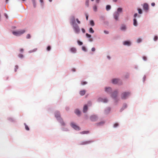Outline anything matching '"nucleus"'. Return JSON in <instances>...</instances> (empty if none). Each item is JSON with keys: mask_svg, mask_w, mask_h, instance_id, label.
<instances>
[{"mask_svg": "<svg viewBox=\"0 0 158 158\" xmlns=\"http://www.w3.org/2000/svg\"><path fill=\"white\" fill-rule=\"evenodd\" d=\"M40 2L41 3V5L43 6V0H40Z\"/></svg>", "mask_w": 158, "mask_h": 158, "instance_id": "46", "label": "nucleus"}, {"mask_svg": "<svg viewBox=\"0 0 158 158\" xmlns=\"http://www.w3.org/2000/svg\"><path fill=\"white\" fill-rule=\"evenodd\" d=\"M27 39H30L31 38L30 35L29 34H28L26 37Z\"/></svg>", "mask_w": 158, "mask_h": 158, "instance_id": "41", "label": "nucleus"}, {"mask_svg": "<svg viewBox=\"0 0 158 158\" xmlns=\"http://www.w3.org/2000/svg\"><path fill=\"white\" fill-rule=\"evenodd\" d=\"M24 125L25 126V128L27 130L29 131V128L26 125V123H24Z\"/></svg>", "mask_w": 158, "mask_h": 158, "instance_id": "24", "label": "nucleus"}, {"mask_svg": "<svg viewBox=\"0 0 158 158\" xmlns=\"http://www.w3.org/2000/svg\"><path fill=\"white\" fill-rule=\"evenodd\" d=\"M89 31L91 33H94V30H93V28L91 27L89 29Z\"/></svg>", "mask_w": 158, "mask_h": 158, "instance_id": "26", "label": "nucleus"}, {"mask_svg": "<svg viewBox=\"0 0 158 158\" xmlns=\"http://www.w3.org/2000/svg\"><path fill=\"white\" fill-rule=\"evenodd\" d=\"M49 1L50 2H52V0H49Z\"/></svg>", "mask_w": 158, "mask_h": 158, "instance_id": "60", "label": "nucleus"}, {"mask_svg": "<svg viewBox=\"0 0 158 158\" xmlns=\"http://www.w3.org/2000/svg\"><path fill=\"white\" fill-rule=\"evenodd\" d=\"M91 50H92V51H93V52H94V51H95V48H92Z\"/></svg>", "mask_w": 158, "mask_h": 158, "instance_id": "48", "label": "nucleus"}, {"mask_svg": "<svg viewBox=\"0 0 158 158\" xmlns=\"http://www.w3.org/2000/svg\"><path fill=\"white\" fill-rule=\"evenodd\" d=\"M92 39H90V41H92Z\"/></svg>", "mask_w": 158, "mask_h": 158, "instance_id": "63", "label": "nucleus"}, {"mask_svg": "<svg viewBox=\"0 0 158 158\" xmlns=\"http://www.w3.org/2000/svg\"><path fill=\"white\" fill-rule=\"evenodd\" d=\"M87 82L86 81L82 82L81 84L82 85H84L87 84Z\"/></svg>", "mask_w": 158, "mask_h": 158, "instance_id": "43", "label": "nucleus"}, {"mask_svg": "<svg viewBox=\"0 0 158 158\" xmlns=\"http://www.w3.org/2000/svg\"><path fill=\"white\" fill-rule=\"evenodd\" d=\"M119 13L118 12H116L114 13V19L116 20H118V17L119 16Z\"/></svg>", "mask_w": 158, "mask_h": 158, "instance_id": "11", "label": "nucleus"}, {"mask_svg": "<svg viewBox=\"0 0 158 158\" xmlns=\"http://www.w3.org/2000/svg\"><path fill=\"white\" fill-rule=\"evenodd\" d=\"M137 13L135 14L134 15V17L135 18L137 16Z\"/></svg>", "mask_w": 158, "mask_h": 158, "instance_id": "55", "label": "nucleus"}, {"mask_svg": "<svg viewBox=\"0 0 158 158\" xmlns=\"http://www.w3.org/2000/svg\"><path fill=\"white\" fill-rule=\"evenodd\" d=\"M8 0H6V3L7 2H8Z\"/></svg>", "mask_w": 158, "mask_h": 158, "instance_id": "62", "label": "nucleus"}, {"mask_svg": "<svg viewBox=\"0 0 158 158\" xmlns=\"http://www.w3.org/2000/svg\"><path fill=\"white\" fill-rule=\"evenodd\" d=\"M104 122L103 121L101 122L100 123H96V125L97 126H101L103 124H104Z\"/></svg>", "mask_w": 158, "mask_h": 158, "instance_id": "20", "label": "nucleus"}, {"mask_svg": "<svg viewBox=\"0 0 158 158\" xmlns=\"http://www.w3.org/2000/svg\"><path fill=\"white\" fill-rule=\"evenodd\" d=\"M122 10V8H118L117 9V12H121Z\"/></svg>", "mask_w": 158, "mask_h": 158, "instance_id": "28", "label": "nucleus"}, {"mask_svg": "<svg viewBox=\"0 0 158 158\" xmlns=\"http://www.w3.org/2000/svg\"><path fill=\"white\" fill-rule=\"evenodd\" d=\"M151 5L153 6H155V3L154 2H152L151 3Z\"/></svg>", "mask_w": 158, "mask_h": 158, "instance_id": "51", "label": "nucleus"}, {"mask_svg": "<svg viewBox=\"0 0 158 158\" xmlns=\"http://www.w3.org/2000/svg\"><path fill=\"white\" fill-rule=\"evenodd\" d=\"M85 90H83L82 91H81L80 92V94L81 95L83 96L84 95L85 93Z\"/></svg>", "mask_w": 158, "mask_h": 158, "instance_id": "19", "label": "nucleus"}, {"mask_svg": "<svg viewBox=\"0 0 158 158\" xmlns=\"http://www.w3.org/2000/svg\"><path fill=\"white\" fill-rule=\"evenodd\" d=\"M77 43L78 44L80 45H81L83 44V43L82 42L79 40L77 41Z\"/></svg>", "mask_w": 158, "mask_h": 158, "instance_id": "34", "label": "nucleus"}, {"mask_svg": "<svg viewBox=\"0 0 158 158\" xmlns=\"http://www.w3.org/2000/svg\"><path fill=\"white\" fill-rule=\"evenodd\" d=\"M98 102H102L104 103H106L108 102V100L106 98H99L98 99Z\"/></svg>", "mask_w": 158, "mask_h": 158, "instance_id": "9", "label": "nucleus"}, {"mask_svg": "<svg viewBox=\"0 0 158 158\" xmlns=\"http://www.w3.org/2000/svg\"><path fill=\"white\" fill-rule=\"evenodd\" d=\"M32 0V2H33L34 6V7H36V4H35V0Z\"/></svg>", "mask_w": 158, "mask_h": 158, "instance_id": "32", "label": "nucleus"}, {"mask_svg": "<svg viewBox=\"0 0 158 158\" xmlns=\"http://www.w3.org/2000/svg\"><path fill=\"white\" fill-rule=\"evenodd\" d=\"M19 67H18V66L17 65H16L15 66V72H16L17 71V69H18Z\"/></svg>", "mask_w": 158, "mask_h": 158, "instance_id": "37", "label": "nucleus"}, {"mask_svg": "<svg viewBox=\"0 0 158 158\" xmlns=\"http://www.w3.org/2000/svg\"><path fill=\"white\" fill-rule=\"evenodd\" d=\"M120 81V79H114L112 80V82L114 84H117Z\"/></svg>", "mask_w": 158, "mask_h": 158, "instance_id": "12", "label": "nucleus"}, {"mask_svg": "<svg viewBox=\"0 0 158 158\" xmlns=\"http://www.w3.org/2000/svg\"><path fill=\"white\" fill-rule=\"evenodd\" d=\"M138 12L139 14H141L142 13V10L140 9H138Z\"/></svg>", "mask_w": 158, "mask_h": 158, "instance_id": "35", "label": "nucleus"}, {"mask_svg": "<svg viewBox=\"0 0 158 158\" xmlns=\"http://www.w3.org/2000/svg\"><path fill=\"white\" fill-rule=\"evenodd\" d=\"M71 25L73 27L74 32L77 34H78L80 32V29L77 24L75 23L74 18L72 19L70 23Z\"/></svg>", "mask_w": 158, "mask_h": 158, "instance_id": "1", "label": "nucleus"}, {"mask_svg": "<svg viewBox=\"0 0 158 158\" xmlns=\"http://www.w3.org/2000/svg\"><path fill=\"white\" fill-rule=\"evenodd\" d=\"M120 29L122 31H125L126 29V27L124 25H122L120 27Z\"/></svg>", "mask_w": 158, "mask_h": 158, "instance_id": "13", "label": "nucleus"}, {"mask_svg": "<svg viewBox=\"0 0 158 158\" xmlns=\"http://www.w3.org/2000/svg\"><path fill=\"white\" fill-rule=\"evenodd\" d=\"M99 0H96V2L97 3H98L99 2Z\"/></svg>", "mask_w": 158, "mask_h": 158, "instance_id": "56", "label": "nucleus"}, {"mask_svg": "<svg viewBox=\"0 0 158 158\" xmlns=\"http://www.w3.org/2000/svg\"><path fill=\"white\" fill-rule=\"evenodd\" d=\"M70 51L71 52L75 53L76 52V49L75 48H70Z\"/></svg>", "mask_w": 158, "mask_h": 158, "instance_id": "15", "label": "nucleus"}, {"mask_svg": "<svg viewBox=\"0 0 158 158\" xmlns=\"http://www.w3.org/2000/svg\"><path fill=\"white\" fill-rule=\"evenodd\" d=\"M110 110V108H107V110H105V113L107 114L109 113Z\"/></svg>", "mask_w": 158, "mask_h": 158, "instance_id": "25", "label": "nucleus"}, {"mask_svg": "<svg viewBox=\"0 0 158 158\" xmlns=\"http://www.w3.org/2000/svg\"><path fill=\"white\" fill-rule=\"evenodd\" d=\"M76 20L77 21V23L78 24H80L81 23V22L78 19H76Z\"/></svg>", "mask_w": 158, "mask_h": 158, "instance_id": "45", "label": "nucleus"}, {"mask_svg": "<svg viewBox=\"0 0 158 158\" xmlns=\"http://www.w3.org/2000/svg\"><path fill=\"white\" fill-rule=\"evenodd\" d=\"M104 32L106 34H108L109 33V32L108 31H104Z\"/></svg>", "mask_w": 158, "mask_h": 158, "instance_id": "50", "label": "nucleus"}, {"mask_svg": "<svg viewBox=\"0 0 158 158\" xmlns=\"http://www.w3.org/2000/svg\"><path fill=\"white\" fill-rule=\"evenodd\" d=\"M143 58L144 60H147V58L145 56H143Z\"/></svg>", "mask_w": 158, "mask_h": 158, "instance_id": "47", "label": "nucleus"}, {"mask_svg": "<svg viewBox=\"0 0 158 158\" xmlns=\"http://www.w3.org/2000/svg\"><path fill=\"white\" fill-rule=\"evenodd\" d=\"M88 110V106L86 105H85L83 107V112L84 113L86 112Z\"/></svg>", "mask_w": 158, "mask_h": 158, "instance_id": "14", "label": "nucleus"}, {"mask_svg": "<svg viewBox=\"0 0 158 158\" xmlns=\"http://www.w3.org/2000/svg\"><path fill=\"white\" fill-rule=\"evenodd\" d=\"M89 0H86V1L85 5L87 6H89Z\"/></svg>", "mask_w": 158, "mask_h": 158, "instance_id": "30", "label": "nucleus"}, {"mask_svg": "<svg viewBox=\"0 0 158 158\" xmlns=\"http://www.w3.org/2000/svg\"><path fill=\"white\" fill-rule=\"evenodd\" d=\"M24 51V49L23 48H21L20 49V52H23Z\"/></svg>", "mask_w": 158, "mask_h": 158, "instance_id": "49", "label": "nucleus"}, {"mask_svg": "<svg viewBox=\"0 0 158 158\" xmlns=\"http://www.w3.org/2000/svg\"><path fill=\"white\" fill-rule=\"evenodd\" d=\"M118 94L117 90L115 91L111 94V97L114 99H115Z\"/></svg>", "mask_w": 158, "mask_h": 158, "instance_id": "7", "label": "nucleus"}, {"mask_svg": "<svg viewBox=\"0 0 158 158\" xmlns=\"http://www.w3.org/2000/svg\"><path fill=\"white\" fill-rule=\"evenodd\" d=\"M110 8H111V7H110V6L109 5H108L106 6V9L107 10H110Z\"/></svg>", "mask_w": 158, "mask_h": 158, "instance_id": "23", "label": "nucleus"}, {"mask_svg": "<svg viewBox=\"0 0 158 158\" xmlns=\"http://www.w3.org/2000/svg\"><path fill=\"white\" fill-rule=\"evenodd\" d=\"M72 70L73 71V72H75V69H72Z\"/></svg>", "mask_w": 158, "mask_h": 158, "instance_id": "59", "label": "nucleus"}, {"mask_svg": "<svg viewBox=\"0 0 158 158\" xmlns=\"http://www.w3.org/2000/svg\"><path fill=\"white\" fill-rule=\"evenodd\" d=\"M142 41V39L140 38H138L137 40V42L138 43H139L140 42H141Z\"/></svg>", "mask_w": 158, "mask_h": 158, "instance_id": "36", "label": "nucleus"}, {"mask_svg": "<svg viewBox=\"0 0 158 158\" xmlns=\"http://www.w3.org/2000/svg\"><path fill=\"white\" fill-rule=\"evenodd\" d=\"M90 119L92 121L95 122L98 120V118L96 115H93L90 116Z\"/></svg>", "mask_w": 158, "mask_h": 158, "instance_id": "5", "label": "nucleus"}, {"mask_svg": "<svg viewBox=\"0 0 158 158\" xmlns=\"http://www.w3.org/2000/svg\"><path fill=\"white\" fill-rule=\"evenodd\" d=\"M90 24L92 26H94V23L93 21L91 20L90 21Z\"/></svg>", "mask_w": 158, "mask_h": 158, "instance_id": "27", "label": "nucleus"}, {"mask_svg": "<svg viewBox=\"0 0 158 158\" xmlns=\"http://www.w3.org/2000/svg\"><path fill=\"white\" fill-rule=\"evenodd\" d=\"M111 91V89L110 88H106L105 91L107 93L110 92Z\"/></svg>", "mask_w": 158, "mask_h": 158, "instance_id": "17", "label": "nucleus"}, {"mask_svg": "<svg viewBox=\"0 0 158 158\" xmlns=\"http://www.w3.org/2000/svg\"><path fill=\"white\" fill-rule=\"evenodd\" d=\"M117 0H113V1L114 2H116L117 1Z\"/></svg>", "mask_w": 158, "mask_h": 158, "instance_id": "58", "label": "nucleus"}, {"mask_svg": "<svg viewBox=\"0 0 158 158\" xmlns=\"http://www.w3.org/2000/svg\"><path fill=\"white\" fill-rule=\"evenodd\" d=\"M37 50V48H35L32 50H31L30 51V52H33L36 51Z\"/></svg>", "mask_w": 158, "mask_h": 158, "instance_id": "33", "label": "nucleus"}, {"mask_svg": "<svg viewBox=\"0 0 158 158\" xmlns=\"http://www.w3.org/2000/svg\"><path fill=\"white\" fill-rule=\"evenodd\" d=\"M19 56L21 58H22L23 57V55L22 54H19Z\"/></svg>", "mask_w": 158, "mask_h": 158, "instance_id": "44", "label": "nucleus"}, {"mask_svg": "<svg viewBox=\"0 0 158 158\" xmlns=\"http://www.w3.org/2000/svg\"><path fill=\"white\" fill-rule=\"evenodd\" d=\"M107 57L108 58H109V59H110V57L109 56H107Z\"/></svg>", "mask_w": 158, "mask_h": 158, "instance_id": "61", "label": "nucleus"}, {"mask_svg": "<svg viewBox=\"0 0 158 158\" xmlns=\"http://www.w3.org/2000/svg\"><path fill=\"white\" fill-rule=\"evenodd\" d=\"M93 9L95 11H97V7L96 6H93Z\"/></svg>", "mask_w": 158, "mask_h": 158, "instance_id": "29", "label": "nucleus"}, {"mask_svg": "<svg viewBox=\"0 0 158 158\" xmlns=\"http://www.w3.org/2000/svg\"><path fill=\"white\" fill-rule=\"evenodd\" d=\"M4 16L6 17V19H7L8 18V16H7V14L6 13H5L4 14Z\"/></svg>", "mask_w": 158, "mask_h": 158, "instance_id": "53", "label": "nucleus"}, {"mask_svg": "<svg viewBox=\"0 0 158 158\" xmlns=\"http://www.w3.org/2000/svg\"><path fill=\"white\" fill-rule=\"evenodd\" d=\"M86 20H88V16L87 15H86Z\"/></svg>", "mask_w": 158, "mask_h": 158, "instance_id": "54", "label": "nucleus"}, {"mask_svg": "<svg viewBox=\"0 0 158 158\" xmlns=\"http://www.w3.org/2000/svg\"><path fill=\"white\" fill-rule=\"evenodd\" d=\"M68 109V108H66V109L67 110V109Z\"/></svg>", "mask_w": 158, "mask_h": 158, "instance_id": "64", "label": "nucleus"}, {"mask_svg": "<svg viewBox=\"0 0 158 158\" xmlns=\"http://www.w3.org/2000/svg\"><path fill=\"white\" fill-rule=\"evenodd\" d=\"M86 35L87 37L90 38L91 37V35L88 33H86Z\"/></svg>", "mask_w": 158, "mask_h": 158, "instance_id": "39", "label": "nucleus"}, {"mask_svg": "<svg viewBox=\"0 0 158 158\" xmlns=\"http://www.w3.org/2000/svg\"><path fill=\"white\" fill-rule=\"evenodd\" d=\"M131 44V43L130 42L128 41H124L123 43V44L124 45H130Z\"/></svg>", "mask_w": 158, "mask_h": 158, "instance_id": "18", "label": "nucleus"}, {"mask_svg": "<svg viewBox=\"0 0 158 158\" xmlns=\"http://www.w3.org/2000/svg\"><path fill=\"white\" fill-rule=\"evenodd\" d=\"M55 116L59 120H60V122L61 123V124L64 126L65 125L64 123L63 122L62 119H61L60 118V113L57 112H56L55 114Z\"/></svg>", "mask_w": 158, "mask_h": 158, "instance_id": "3", "label": "nucleus"}, {"mask_svg": "<svg viewBox=\"0 0 158 158\" xmlns=\"http://www.w3.org/2000/svg\"><path fill=\"white\" fill-rule=\"evenodd\" d=\"M130 93L129 92H124L121 94V98L122 99H126L130 95Z\"/></svg>", "mask_w": 158, "mask_h": 158, "instance_id": "4", "label": "nucleus"}, {"mask_svg": "<svg viewBox=\"0 0 158 158\" xmlns=\"http://www.w3.org/2000/svg\"><path fill=\"white\" fill-rule=\"evenodd\" d=\"M75 113L77 115H79L80 114V111L78 109H76L75 111Z\"/></svg>", "mask_w": 158, "mask_h": 158, "instance_id": "16", "label": "nucleus"}, {"mask_svg": "<svg viewBox=\"0 0 158 158\" xmlns=\"http://www.w3.org/2000/svg\"><path fill=\"white\" fill-rule=\"evenodd\" d=\"M51 47L50 46H48V47L47 48V51H49L51 49Z\"/></svg>", "mask_w": 158, "mask_h": 158, "instance_id": "42", "label": "nucleus"}, {"mask_svg": "<svg viewBox=\"0 0 158 158\" xmlns=\"http://www.w3.org/2000/svg\"><path fill=\"white\" fill-rule=\"evenodd\" d=\"M89 132V131H84L81 132L80 133L81 134H87Z\"/></svg>", "mask_w": 158, "mask_h": 158, "instance_id": "22", "label": "nucleus"}, {"mask_svg": "<svg viewBox=\"0 0 158 158\" xmlns=\"http://www.w3.org/2000/svg\"><path fill=\"white\" fill-rule=\"evenodd\" d=\"M118 126V123H115L114 124V127H117Z\"/></svg>", "mask_w": 158, "mask_h": 158, "instance_id": "40", "label": "nucleus"}, {"mask_svg": "<svg viewBox=\"0 0 158 158\" xmlns=\"http://www.w3.org/2000/svg\"><path fill=\"white\" fill-rule=\"evenodd\" d=\"M25 32V30H19L14 31L12 32L13 34L16 36H19L23 34Z\"/></svg>", "mask_w": 158, "mask_h": 158, "instance_id": "2", "label": "nucleus"}, {"mask_svg": "<svg viewBox=\"0 0 158 158\" xmlns=\"http://www.w3.org/2000/svg\"><path fill=\"white\" fill-rule=\"evenodd\" d=\"M88 103L89 104H90V105H91V102H88Z\"/></svg>", "mask_w": 158, "mask_h": 158, "instance_id": "57", "label": "nucleus"}, {"mask_svg": "<svg viewBox=\"0 0 158 158\" xmlns=\"http://www.w3.org/2000/svg\"><path fill=\"white\" fill-rule=\"evenodd\" d=\"M143 9L144 10L147 11L148 10V5L147 3H144L143 5Z\"/></svg>", "mask_w": 158, "mask_h": 158, "instance_id": "10", "label": "nucleus"}, {"mask_svg": "<svg viewBox=\"0 0 158 158\" xmlns=\"http://www.w3.org/2000/svg\"><path fill=\"white\" fill-rule=\"evenodd\" d=\"M158 39V37L157 36H155L154 37V40L155 41H156Z\"/></svg>", "mask_w": 158, "mask_h": 158, "instance_id": "38", "label": "nucleus"}, {"mask_svg": "<svg viewBox=\"0 0 158 158\" xmlns=\"http://www.w3.org/2000/svg\"><path fill=\"white\" fill-rule=\"evenodd\" d=\"M82 50L84 51H86V48L85 46H82Z\"/></svg>", "mask_w": 158, "mask_h": 158, "instance_id": "31", "label": "nucleus"}, {"mask_svg": "<svg viewBox=\"0 0 158 158\" xmlns=\"http://www.w3.org/2000/svg\"><path fill=\"white\" fill-rule=\"evenodd\" d=\"M71 127L73 128L74 129L76 130H79L80 128L79 127L76 125L74 123H72L71 124Z\"/></svg>", "mask_w": 158, "mask_h": 158, "instance_id": "6", "label": "nucleus"}, {"mask_svg": "<svg viewBox=\"0 0 158 158\" xmlns=\"http://www.w3.org/2000/svg\"><path fill=\"white\" fill-rule=\"evenodd\" d=\"M93 142L92 141H85L81 142L80 144L81 145H86L90 143Z\"/></svg>", "mask_w": 158, "mask_h": 158, "instance_id": "8", "label": "nucleus"}, {"mask_svg": "<svg viewBox=\"0 0 158 158\" xmlns=\"http://www.w3.org/2000/svg\"><path fill=\"white\" fill-rule=\"evenodd\" d=\"M133 24L135 26H136L137 25V21H136V19H134Z\"/></svg>", "mask_w": 158, "mask_h": 158, "instance_id": "21", "label": "nucleus"}, {"mask_svg": "<svg viewBox=\"0 0 158 158\" xmlns=\"http://www.w3.org/2000/svg\"><path fill=\"white\" fill-rule=\"evenodd\" d=\"M81 30H82V31L83 32V33H85V29H84L82 28Z\"/></svg>", "mask_w": 158, "mask_h": 158, "instance_id": "52", "label": "nucleus"}]
</instances>
